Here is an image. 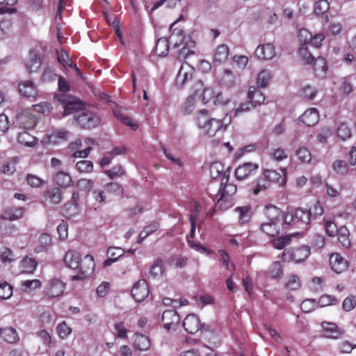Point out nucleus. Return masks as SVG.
I'll return each instance as SVG.
<instances>
[{"label": "nucleus", "instance_id": "nucleus-46", "mask_svg": "<svg viewBox=\"0 0 356 356\" xmlns=\"http://www.w3.org/2000/svg\"><path fill=\"white\" fill-rule=\"evenodd\" d=\"M115 116L118 118L123 124L129 126L133 130H136L138 124L129 116L125 115L120 111H114Z\"/></svg>", "mask_w": 356, "mask_h": 356}, {"label": "nucleus", "instance_id": "nucleus-20", "mask_svg": "<svg viewBox=\"0 0 356 356\" xmlns=\"http://www.w3.org/2000/svg\"><path fill=\"white\" fill-rule=\"evenodd\" d=\"M177 22H175L170 28L171 34L168 38L170 44L173 45L174 48L179 47L184 42V35L181 29L175 27Z\"/></svg>", "mask_w": 356, "mask_h": 356}, {"label": "nucleus", "instance_id": "nucleus-43", "mask_svg": "<svg viewBox=\"0 0 356 356\" xmlns=\"http://www.w3.org/2000/svg\"><path fill=\"white\" fill-rule=\"evenodd\" d=\"M339 243L345 248H348L350 246V240L349 238L350 233L346 227L342 226L339 229L337 234Z\"/></svg>", "mask_w": 356, "mask_h": 356}, {"label": "nucleus", "instance_id": "nucleus-17", "mask_svg": "<svg viewBox=\"0 0 356 356\" xmlns=\"http://www.w3.org/2000/svg\"><path fill=\"white\" fill-rule=\"evenodd\" d=\"M264 213L266 216V221L270 222H282L284 220V216L282 211L277 207L268 204L264 207Z\"/></svg>", "mask_w": 356, "mask_h": 356}, {"label": "nucleus", "instance_id": "nucleus-26", "mask_svg": "<svg viewBox=\"0 0 356 356\" xmlns=\"http://www.w3.org/2000/svg\"><path fill=\"white\" fill-rule=\"evenodd\" d=\"M234 211L238 214V219L240 225L248 223L253 214L252 207L250 205L237 207L234 209Z\"/></svg>", "mask_w": 356, "mask_h": 356}, {"label": "nucleus", "instance_id": "nucleus-36", "mask_svg": "<svg viewBox=\"0 0 356 356\" xmlns=\"http://www.w3.org/2000/svg\"><path fill=\"white\" fill-rule=\"evenodd\" d=\"M197 86H199L195 90H198V100L202 101L204 104L209 102L214 96L215 93L213 90L211 88H203V85L201 82L197 83Z\"/></svg>", "mask_w": 356, "mask_h": 356}, {"label": "nucleus", "instance_id": "nucleus-4", "mask_svg": "<svg viewBox=\"0 0 356 356\" xmlns=\"http://www.w3.org/2000/svg\"><path fill=\"white\" fill-rule=\"evenodd\" d=\"M236 189L237 187L234 184L226 183L222 185L216 195L217 200L211 197L215 207H218L221 210H227L232 207L234 204L233 195L236 193Z\"/></svg>", "mask_w": 356, "mask_h": 356}, {"label": "nucleus", "instance_id": "nucleus-42", "mask_svg": "<svg viewBox=\"0 0 356 356\" xmlns=\"http://www.w3.org/2000/svg\"><path fill=\"white\" fill-rule=\"evenodd\" d=\"M220 83L221 86L230 88L233 87L235 84V76L232 73V72L229 70H225L223 74L222 75Z\"/></svg>", "mask_w": 356, "mask_h": 356}, {"label": "nucleus", "instance_id": "nucleus-13", "mask_svg": "<svg viewBox=\"0 0 356 356\" xmlns=\"http://www.w3.org/2000/svg\"><path fill=\"white\" fill-rule=\"evenodd\" d=\"M275 54V47L270 43L259 45L254 51L255 56L262 60H271Z\"/></svg>", "mask_w": 356, "mask_h": 356}, {"label": "nucleus", "instance_id": "nucleus-3", "mask_svg": "<svg viewBox=\"0 0 356 356\" xmlns=\"http://www.w3.org/2000/svg\"><path fill=\"white\" fill-rule=\"evenodd\" d=\"M311 221V213L307 209L298 208L284 216V223L295 229H306Z\"/></svg>", "mask_w": 356, "mask_h": 356}, {"label": "nucleus", "instance_id": "nucleus-30", "mask_svg": "<svg viewBox=\"0 0 356 356\" xmlns=\"http://www.w3.org/2000/svg\"><path fill=\"white\" fill-rule=\"evenodd\" d=\"M314 70L316 76L319 79H323L325 76L327 66V62L323 57L318 56L314 60Z\"/></svg>", "mask_w": 356, "mask_h": 356}, {"label": "nucleus", "instance_id": "nucleus-31", "mask_svg": "<svg viewBox=\"0 0 356 356\" xmlns=\"http://www.w3.org/2000/svg\"><path fill=\"white\" fill-rule=\"evenodd\" d=\"M54 181L56 185L64 188H68L73 184L70 175L64 171L58 172L54 177Z\"/></svg>", "mask_w": 356, "mask_h": 356}, {"label": "nucleus", "instance_id": "nucleus-2", "mask_svg": "<svg viewBox=\"0 0 356 356\" xmlns=\"http://www.w3.org/2000/svg\"><path fill=\"white\" fill-rule=\"evenodd\" d=\"M64 262L71 269L76 270L79 268V272L72 277V280L74 281L85 279L92 273L95 268L92 256L87 254L81 261L79 253L73 250H70L65 253Z\"/></svg>", "mask_w": 356, "mask_h": 356}, {"label": "nucleus", "instance_id": "nucleus-62", "mask_svg": "<svg viewBox=\"0 0 356 356\" xmlns=\"http://www.w3.org/2000/svg\"><path fill=\"white\" fill-rule=\"evenodd\" d=\"M264 175L270 181L278 182L282 179V175L275 170H265Z\"/></svg>", "mask_w": 356, "mask_h": 356}, {"label": "nucleus", "instance_id": "nucleus-50", "mask_svg": "<svg viewBox=\"0 0 356 356\" xmlns=\"http://www.w3.org/2000/svg\"><path fill=\"white\" fill-rule=\"evenodd\" d=\"M17 2V0H0V5H2L0 7V14L15 13V8L9 6H14Z\"/></svg>", "mask_w": 356, "mask_h": 356}, {"label": "nucleus", "instance_id": "nucleus-64", "mask_svg": "<svg viewBox=\"0 0 356 356\" xmlns=\"http://www.w3.org/2000/svg\"><path fill=\"white\" fill-rule=\"evenodd\" d=\"M356 306V296L350 295L346 298L342 303L343 309L346 312H350Z\"/></svg>", "mask_w": 356, "mask_h": 356}, {"label": "nucleus", "instance_id": "nucleus-24", "mask_svg": "<svg viewBox=\"0 0 356 356\" xmlns=\"http://www.w3.org/2000/svg\"><path fill=\"white\" fill-rule=\"evenodd\" d=\"M299 120L308 127L314 126L319 120L318 112L316 108H310L299 118Z\"/></svg>", "mask_w": 356, "mask_h": 356}, {"label": "nucleus", "instance_id": "nucleus-53", "mask_svg": "<svg viewBox=\"0 0 356 356\" xmlns=\"http://www.w3.org/2000/svg\"><path fill=\"white\" fill-rule=\"evenodd\" d=\"M337 134L339 138L345 140L351 136V130L346 123L342 122L339 125Z\"/></svg>", "mask_w": 356, "mask_h": 356}, {"label": "nucleus", "instance_id": "nucleus-15", "mask_svg": "<svg viewBox=\"0 0 356 356\" xmlns=\"http://www.w3.org/2000/svg\"><path fill=\"white\" fill-rule=\"evenodd\" d=\"M69 132L64 129H58L51 134H47L43 138L44 143L48 144H58L68 139Z\"/></svg>", "mask_w": 356, "mask_h": 356}, {"label": "nucleus", "instance_id": "nucleus-63", "mask_svg": "<svg viewBox=\"0 0 356 356\" xmlns=\"http://www.w3.org/2000/svg\"><path fill=\"white\" fill-rule=\"evenodd\" d=\"M270 78V74L269 71L264 70L259 72L257 76V84L260 87H266Z\"/></svg>", "mask_w": 356, "mask_h": 356}, {"label": "nucleus", "instance_id": "nucleus-8", "mask_svg": "<svg viewBox=\"0 0 356 356\" xmlns=\"http://www.w3.org/2000/svg\"><path fill=\"white\" fill-rule=\"evenodd\" d=\"M195 70L187 63L181 64L176 78V85L182 88L193 78Z\"/></svg>", "mask_w": 356, "mask_h": 356}, {"label": "nucleus", "instance_id": "nucleus-38", "mask_svg": "<svg viewBox=\"0 0 356 356\" xmlns=\"http://www.w3.org/2000/svg\"><path fill=\"white\" fill-rule=\"evenodd\" d=\"M17 140L20 144L31 147H34L38 143V139L26 131L18 134Z\"/></svg>", "mask_w": 356, "mask_h": 356}, {"label": "nucleus", "instance_id": "nucleus-10", "mask_svg": "<svg viewBox=\"0 0 356 356\" xmlns=\"http://www.w3.org/2000/svg\"><path fill=\"white\" fill-rule=\"evenodd\" d=\"M36 117L29 111H24L17 115L15 124L16 127L25 130L31 129L36 125Z\"/></svg>", "mask_w": 356, "mask_h": 356}, {"label": "nucleus", "instance_id": "nucleus-49", "mask_svg": "<svg viewBox=\"0 0 356 356\" xmlns=\"http://www.w3.org/2000/svg\"><path fill=\"white\" fill-rule=\"evenodd\" d=\"M76 168L81 173H90L93 170V163L88 160H81L76 163Z\"/></svg>", "mask_w": 356, "mask_h": 356}, {"label": "nucleus", "instance_id": "nucleus-9", "mask_svg": "<svg viewBox=\"0 0 356 356\" xmlns=\"http://www.w3.org/2000/svg\"><path fill=\"white\" fill-rule=\"evenodd\" d=\"M310 254V250L307 246H302L294 251L286 250L282 253V259L284 261L293 260L296 263L305 261Z\"/></svg>", "mask_w": 356, "mask_h": 356}, {"label": "nucleus", "instance_id": "nucleus-60", "mask_svg": "<svg viewBox=\"0 0 356 356\" xmlns=\"http://www.w3.org/2000/svg\"><path fill=\"white\" fill-rule=\"evenodd\" d=\"M298 39L301 46H305L309 44V41L312 39V33L307 29H301L298 32Z\"/></svg>", "mask_w": 356, "mask_h": 356}, {"label": "nucleus", "instance_id": "nucleus-35", "mask_svg": "<svg viewBox=\"0 0 356 356\" xmlns=\"http://www.w3.org/2000/svg\"><path fill=\"white\" fill-rule=\"evenodd\" d=\"M198 90H195L193 95H190L182 105V111L184 114H190L196 107L197 102L199 101Z\"/></svg>", "mask_w": 356, "mask_h": 356}, {"label": "nucleus", "instance_id": "nucleus-14", "mask_svg": "<svg viewBox=\"0 0 356 356\" xmlns=\"http://www.w3.org/2000/svg\"><path fill=\"white\" fill-rule=\"evenodd\" d=\"M259 165L254 163H244L239 165L235 170V176L238 180H243L256 172Z\"/></svg>", "mask_w": 356, "mask_h": 356}, {"label": "nucleus", "instance_id": "nucleus-23", "mask_svg": "<svg viewBox=\"0 0 356 356\" xmlns=\"http://www.w3.org/2000/svg\"><path fill=\"white\" fill-rule=\"evenodd\" d=\"M282 225V222L266 221L261 224L260 229L266 235L274 237L280 234Z\"/></svg>", "mask_w": 356, "mask_h": 356}, {"label": "nucleus", "instance_id": "nucleus-44", "mask_svg": "<svg viewBox=\"0 0 356 356\" xmlns=\"http://www.w3.org/2000/svg\"><path fill=\"white\" fill-rule=\"evenodd\" d=\"M268 275L271 278H279L282 276V264L280 261L273 262L267 271Z\"/></svg>", "mask_w": 356, "mask_h": 356}, {"label": "nucleus", "instance_id": "nucleus-11", "mask_svg": "<svg viewBox=\"0 0 356 356\" xmlns=\"http://www.w3.org/2000/svg\"><path fill=\"white\" fill-rule=\"evenodd\" d=\"M149 293V286L145 280H140L134 284L131 289V296L138 302L145 300Z\"/></svg>", "mask_w": 356, "mask_h": 356}, {"label": "nucleus", "instance_id": "nucleus-51", "mask_svg": "<svg viewBox=\"0 0 356 356\" xmlns=\"http://www.w3.org/2000/svg\"><path fill=\"white\" fill-rule=\"evenodd\" d=\"M56 331L58 337L61 339H65L72 333V328L65 321H63L57 325Z\"/></svg>", "mask_w": 356, "mask_h": 356}, {"label": "nucleus", "instance_id": "nucleus-45", "mask_svg": "<svg viewBox=\"0 0 356 356\" xmlns=\"http://www.w3.org/2000/svg\"><path fill=\"white\" fill-rule=\"evenodd\" d=\"M41 282L38 279L35 280H27L22 282L21 286L23 288V290L26 292H30L36 289H39L41 287Z\"/></svg>", "mask_w": 356, "mask_h": 356}, {"label": "nucleus", "instance_id": "nucleus-5", "mask_svg": "<svg viewBox=\"0 0 356 356\" xmlns=\"http://www.w3.org/2000/svg\"><path fill=\"white\" fill-rule=\"evenodd\" d=\"M54 99L63 107V115L67 116L79 111L82 104L75 97L67 94H57Z\"/></svg>", "mask_w": 356, "mask_h": 356}, {"label": "nucleus", "instance_id": "nucleus-61", "mask_svg": "<svg viewBox=\"0 0 356 356\" xmlns=\"http://www.w3.org/2000/svg\"><path fill=\"white\" fill-rule=\"evenodd\" d=\"M301 94L305 99L313 100L316 96L317 90L310 86H306L302 88Z\"/></svg>", "mask_w": 356, "mask_h": 356}, {"label": "nucleus", "instance_id": "nucleus-52", "mask_svg": "<svg viewBox=\"0 0 356 356\" xmlns=\"http://www.w3.org/2000/svg\"><path fill=\"white\" fill-rule=\"evenodd\" d=\"M27 184L32 188H39L45 184V181L37 175L28 174L26 177Z\"/></svg>", "mask_w": 356, "mask_h": 356}, {"label": "nucleus", "instance_id": "nucleus-27", "mask_svg": "<svg viewBox=\"0 0 356 356\" xmlns=\"http://www.w3.org/2000/svg\"><path fill=\"white\" fill-rule=\"evenodd\" d=\"M248 98L251 102V106L255 107L264 103L265 96L261 91L255 86H250L248 93Z\"/></svg>", "mask_w": 356, "mask_h": 356}, {"label": "nucleus", "instance_id": "nucleus-33", "mask_svg": "<svg viewBox=\"0 0 356 356\" xmlns=\"http://www.w3.org/2000/svg\"><path fill=\"white\" fill-rule=\"evenodd\" d=\"M24 215V209L22 207H13L6 209L1 216L3 220L10 221L21 218Z\"/></svg>", "mask_w": 356, "mask_h": 356}, {"label": "nucleus", "instance_id": "nucleus-7", "mask_svg": "<svg viewBox=\"0 0 356 356\" xmlns=\"http://www.w3.org/2000/svg\"><path fill=\"white\" fill-rule=\"evenodd\" d=\"M66 288V283L57 277L51 278L47 283L44 293L50 298H57L63 295Z\"/></svg>", "mask_w": 356, "mask_h": 356}, {"label": "nucleus", "instance_id": "nucleus-57", "mask_svg": "<svg viewBox=\"0 0 356 356\" xmlns=\"http://www.w3.org/2000/svg\"><path fill=\"white\" fill-rule=\"evenodd\" d=\"M291 237V235H286L274 239L273 241V246L279 250L283 249L290 243Z\"/></svg>", "mask_w": 356, "mask_h": 356}, {"label": "nucleus", "instance_id": "nucleus-40", "mask_svg": "<svg viewBox=\"0 0 356 356\" xmlns=\"http://www.w3.org/2000/svg\"><path fill=\"white\" fill-rule=\"evenodd\" d=\"M170 42L165 37L159 38L155 46V51L159 56H165L169 51Z\"/></svg>", "mask_w": 356, "mask_h": 356}, {"label": "nucleus", "instance_id": "nucleus-41", "mask_svg": "<svg viewBox=\"0 0 356 356\" xmlns=\"http://www.w3.org/2000/svg\"><path fill=\"white\" fill-rule=\"evenodd\" d=\"M350 47L352 52L347 54L344 58L346 64L356 67V34L352 38L350 42Z\"/></svg>", "mask_w": 356, "mask_h": 356}, {"label": "nucleus", "instance_id": "nucleus-28", "mask_svg": "<svg viewBox=\"0 0 356 356\" xmlns=\"http://www.w3.org/2000/svg\"><path fill=\"white\" fill-rule=\"evenodd\" d=\"M57 59L60 64L62 65L65 68L70 67L74 70L77 75L81 76L79 69L76 65L72 63L68 54L65 51L60 49V51H57Z\"/></svg>", "mask_w": 356, "mask_h": 356}, {"label": "nucleus", "instance_id": "nucleus-47", "mask_svg": "<svg viewBox=\"0 0 356 356\" xmlns=\"http://www.w3.org/2000/svg\"><path fill=\"white\" fill-rule=\"evenodd\" d=\"M298 55L305 64H312L314 60V57L309 51L308 48L306 46H301L300 47Z\"/></svg>", "mask_w": 356, "mask_h": 356}, {"label": "nucleus", "instance_id": "nucleus-34", "mask_svg": "<svg viewBox=\"0 0 356 356\" xmlns=\"http://www.w3.org/2000/svg\"><path fill=\"white\" fill-rule=\"evenodd\" d=\"M124 253V250L120 248L110 247L107 250L108 259L104 261V266H109L116 261Z\"/></svg>", "mask_w": 356, "mask_h": 356}, {"label": "nucleus", "instance_id": "nucleus-29", "mask_svg": "<svg viewBox=\"0 0 356 356\" xmlns=\"http://www.w3.org/2000/svg\"><path fill=\"white\" fill-rule=\"evenodd\" d=\"M41 65V58L36 50L32 49L29 52V57L26 63V67L29 72L38 70Z\"/></svg>", "mask_w": 356, "mask_h": 356}, {"label": "nucleus", "instance_id": "nucleus-12", "mask_svg": "<svg viewBox=\"0 0 356 356\" xmlns=\"http://www.w3.org/2000/svg\"><path fill=\"white\" fill-rule=\"evenodd\" d=\"M322 335L327 339H338L344 334L342 328L334 323L324 321L321 323Z\"/></svg>", "mask_w": 356, "mask_h": 356}, {"label": "nucleus", "instance_id": "nucleus-1", "mask_svg": "<svg viewBox=\"0 0 356 356\" xmlns=\"http://www.w3.org/2000/svg\"><path fill=\"white\" fill-rule=\"evenodd\" d=\"M196 124L201 133L209 137L223 133L231 122V117L226 115L223 119L211 118L206 109L200 110L196 115Z\"/></svg>", "mask_w": 356, "mask_h": 356}, {"label": "nucleus", "instance_id": "nucleus-32", "mask_svg": "<svg viewBox=\"0 0 356 356\" xmlns=\"http://www.w3.org/2000/svg\"><path fill=\"white\" fill-rule=\"evenodd\" d=\"M1 338L9 343H17L19 337L15 329L12 327H8L0 329Z\"/></svg>", "mask_w": 356, "mask_h": 356}, {"label": "nucleus", "instance_id": "nucleus-37", "mask_svg": "<svg viewBox=\"0 0 356 356\" xmlns=\"http://www.w3.org/2000/svg\"><path fill=\"white\" fill-rule=\"evenodd\" d=\"M37 265L38 263L35 259L25 257L21 261L19 268L22 273L31 274L35 270Z\"/></svg>", "mask_w": 356, "mask_h": 356}, {"label": "nucleus", "instance_id": "nucleus-6", "mask_svg": "<svg viewBox=\"0 0 356 356\" xmlns=\"http://www.w3.org/2000/svg\"><path fill=\"white\" fill-rule=\"evenodd\" d=\"M74 120L80 127L85 129L94 128L100 122L99 116L88 111H82L79 115L74 116Z\"/></svg>", "mask_w": 356, "mask_h": 356}, {"label": "nucleus", "instance_id": "nucleus-59", "mask_svg": "<svg viewBox=\"0 0 356 356\" xmlns=\"http://www.w3.org/2000/svg\"><path fill=\"white\" fill-rule=\"evenodd\" d=\"M106 191L115 193L116 195H122L123 193V188L117 182H110L104 185Z\"/></svg>", "mask_w": 356, "mask_h": 356}, {"label": "nucleus", "instance_id": "nucleus-54", "mask_svg": "<svg viewBox=\"0 0 356 356\" xmlns=\"http://www.w3.org/2000/svg\"><path fill=\"white\" fill-rule=\"evenodd\" d=\"M127 332L128 330L122 322L116 323L114 325L113 334L115 337L125 339L127 338Z\"/></svg>", "mask_w": 356, "mask_h": 356}, {"label": "nucleus", "instance_id": "nucleus-48", "mask_svg": "<svg viewBox=\"0 0 356 356\" xmlns=\"http://www.w3.org/2000/svg\"><path fill=\"white\" fill-rule=\"evenodd\" d=\"M334 171L340 175H346L348 172L349 168L346 161L342 160H337L332 164Z\"/></svg>", "mask_w": 356, "mask_h": 356}, {"label": "nucleus", "instance_id": "nucleus-18", "mask_svg": "<svg viewBox=\"0 0 356 356\" xmlns=\"http://www.w3.org/2000/svg\"><path fill=\"white\" fill-rule=\"evenodd\" d=\"M330 264L333 271L341 273L348 268V262L339 254L333 253L330 257Z\"/></svg>", "mask_w": 356, "mask_h": 356}, {"label": "nucleus", "instance_id": "nucleus-25", "mask_svg": "<svg viewBox=\"0 0 356 356\" xmlns=\"http://www.w3.org/2000/svg\"><path fill=\"white\" fill-rule=\"evenodd\" d=\"M134 346L138 350L146 351L150 348L151 342L147 336L136 332L134 336Z\"/></svg>", "mask_w": 356, "mask_h": 356}, {"label": "nucleus", "instance_id": "nucleus-21", "mask_svg": "<svg viewBox=\"0 0 356 356\" xmlns=\"http://www.w3.org/2000/svg\"><path fill=\"white\" fill-rule=\"evenodd\" d=\"M44 198L45 202L52 204H58L62 202L63 193L59 188L54 187L44 191Z\"/></svg>", "mask_w": 356, "mask_h": 356}, {"label": "nucleus", "instance_id": "nucleus-55", "mask_svg": "<svg viewBox=\"0 0 356 356\" xmlns=\"http://www.w3.org/2000/svg\"><path fill=\"white\" fill-rule=\"evenodd\" d=\"M13 295V287L6 282L0 284V298L7 300Z\"/></svg>", "mask_w": 356, "mask_h": 356}, {"label": "nucleus", "instance_id": "nucleus-39", "mask_svg": "<svg viewBox=\"0 0 356 356\" xmlns=\"http://www.w3.org/2000/svg\"><path fill=\"white\" fill-rule=\"evenodd\" d=\"M229 56V49L226 44H220L217 47L213 54L215 62L223 63L227 60Z\"/></svg>", "mask_w": 356, "mask_h": 356}, {"label": "nucleus", "instance_id": "nucleus-22", "mask_svg": "<svg viewBox=\"0 0 356 356\" xmlns=\"http://www.w3.org/2000/svg\"><path fill=\"white\" fill-rule=\"evenodd\" d=\"M19 91L22 95L27 98L35 99L38 95V90L31 81H21L19 83Z\"/></svg>", "mask_w": 356, "mask_h": 356}, {"label": "nucleus", "instance_id": "nucleus-19", "mask_svg": "<svg viewBox=\"0 0 356 356\" xmlns=\"http://www.w3.org/2000/svg\"><path fill=\"white\" fill-rule=\"evenodd\" d=\"M183 327L190 334L196 333L201 327L199 318L194 314L187 315L183 321Z\"/></svg>", "mask_w": 356, "mask_h": 356}, {"label": "nucleus", "instance_id": "nucleus-56", "mask_svg": "<svg viewBox=\"0 0 356 356\" xmlns=\"http://www.w3.org/2000/svg\"><path fill=\"white\" fill-rule=\"evenodd\" d=\"M296 154L298 157V159L301 161L302 163H308L312 160V155L310 152L305 147L299 148L296 152Z\"/></svg>", "mask_w": 356, "mask_h": 356}, {"label": "nucleus", "instance_id": "nucleus-58", "mask_svg": "<svg viewBox=\"0 0 356 356\" xmlns=\"http://www.w3.org/2000/svg\"><path fill=\"white\" fill-rule=\"evenodd\" d=\"M301 286L300 278L296 275L289 276L288 281L286 283V287L290 290H297Z\"/></svg>", "mask_w": 356, "mask_h": 356}, {"label": "nucleus", "instance_id": "nucleus-16", "mask_svg": "<svg viewBox=\"0 0 356 356\" xmlns=\"http://www.w3.org/2000/svg\"><path fill=\"white\" fill-rule=\"evenodd\" d=\"M161 320L164 327L170 330L179 323L180 318L175 310L168 309L163 312Z\"/></svg>", "mask_w": 356, "mask_h": 356}]
</instances>
